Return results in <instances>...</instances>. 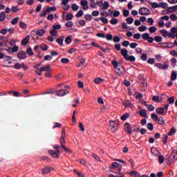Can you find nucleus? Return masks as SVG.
<instances>
[{
	"instance_id": "obj_1",
	"label": "nucleus",
	"mask_w": 177,
	"mask_h": 177,
	"mask_svg": "<svg viewBox=\"0 0 177 177\" xmlns=\"http://www.w3.org/2000/svg\"><path fill=\"white\" fill-rule=\"evenodd\" d=\"M112 66L115 68L116 74L120 77H124L125 75V68L121 65V62L117 60H113L111 62Z\"/></svg>"
},
{
	"instance_id": "obj_2",
	"label": "nucleus",
	"mask_w": 177,
	"mask_h": 177,
	"mask_svg": "<svg viewBox=\"0 0 177 177\" xmlns=\"http://www.w3.org/2000/svg\"><path fill=\"white\" fill-rule=\"evenodd\" d=\"M53 149L56 151L50 149L48 150V154H50L53 158H59V154L62 153L60 151V145H55L53 146Z\"/></svg>"
},
{
	"instance_id": "obj_3",
	"label": "nucleus",
	"mask_w": 177,
	"mask_h": 177,
	"mask_svg": "<svg viewBox=\"0 0 177 177\" xmlns=\"http://www.w3.org/2000/svg\"><path fill=\"white\" fill-rule=\"evenodd\" d=\"M120 53L122 56H123L124 59L127 60V62H135L136 58L133 55H128V50L123 48L120 50Z\"/></svg>"
},
{
	"instance_id": "obj_4",
	"label": "nucleus",
	"mask_w": 177,
	"mask_h": 177,
	"mask_svg": "<svg viewBox=\"0 0 177 177\" xmlns=\"http://www.w3.org/2000/svg\"><path fill=\"white\" fill-rule=\"evenodd\" d=\"M112 172L117 175H121V171H122V165H120L117 162H112L111 165Z\"/></svg>"
},
{
	"instance_id": "obj_5",
	"label": "nucleus",
	"mask_w": 177,
	"mask_h": 177,
	"mask_svg": "<svg viewBox=\"0 0 177 177\" xmlns=\"http://www.w3.org/2000/svg\"><path fill=\"white\" fill-rule=\"evenodd\" d=\"M151 118L153 120L156 122V124H158L159 125H164L165 124V120H164V118L159 117L157 114L155 113H153L151 115Z\"/></svg>"
},
{
	"instance_id": "obj_6",
	"label": "nucleus",
	"mask_w": 177,
	"mask_h": 177,
	"mask_svg": "<svg viewBox=\"0 0 177 177\" xmlns=\"http://www.w3.org/2000/svg\"><path fill=\"white\" fill-rule=\"evenodd\" d=\"M140 84H141V90L145 92L147 88V82H146V79H145V76L143 75H140L139 76Z\"/></svg>"
},
{
	"instance_id": "obj_7",
	"label": "nucleus",
	"mask_w": 177,
	"mask_h": 177,
	"mask_svg": "<svg viewBox=\"0 0 177 177\" xmlns=\"http://www.w3.org/2000/svg\"><path fill=\"white\" fill-rule=\"evenodd\" d=\"M156 67H158V68H160L161 70H167L169 66V62L168 60L165 61L164 62V64L161 63H156L155 64Z\"/></svg>"
},
{
	"instance_id": "obj_8",
	"label": "nucleus",
	"mask_w": 177,
	"mask_h": 177,
	"mask_svg": "<svg viewBox=\"0 0 177 177\" xmlns=\"http://www.w3.org/2000/svg\"><path fill=\"white\" fill-rule=\"evenodd\" d=\"M59 143L61 145V147L64 149V151H66V153H71V151L68 147H66L65 143H67V141H66L65 138H61L59 140Z\"/></svg>"
},
{
	"instance_id": "obj_9",
	"label": "nucleus",
	"mask_w": 177,
	"mask_h": 177,
	"mask_svg": "<svg viewBox=\"0 0 177 177\" xmlns=\"http://www.w3.org/2000/svg\"><path fill=\"white\" fill-rule=\"evenodd\" d=\"M150 14V10L147 9V8H141L139 10V15L141 16H147Z\"/></svg>"
},
{
	"instance_id": "obj_10",
	"label": "nucleus",
	"mask_w": 177,
	"mask_h": 177,
	"mask_svg": "<svg viewBox=\"0 0 177 177\" xmlns=\"http://www.w3.org/2000/svg\"><path fill=\"white\" fill-rule=\"evenodd\" d=\"M53 167H50V166H45L44 168L41 169L42 175H48L49 172H52L53 171Z\"/></svg>"
},
{
	"instance_id": "obj_11",
	"label": "nucleus",
	"mask_w": 177,
	"mask_h": 177,
	"mask_svg": "<svg viewBox=\"0 0 177 177\" xmlns=\"http://www.w3.org/2000/svg\"><path fill=\"white\" fill-rule=\"evenodd\" d=\"M17 56L19 60H24L25 59H27V53H26V51L24 50L19 51Z\"/></svg>"
},
{
	"instance_id": "obj_12",
	"label": "nucleus",
	"mask_w": 177,
	"mask_h": 177,
	"mask_svg": "<svg viewBox=\"0 0 177 177\" xmlns=\"http://www.w3.org/2000/svg\"><path fill=\"white\" fill-rule=\"evenodd\" d=\"M176 154H177V151L176 149H174L171 151V153L169 158V164H172V162H174V160H175L176 157Z\"/></svg>"
},
{
	"instance_id": "obj_13",
	"label": "nucleus",
	"mask_w": 177,
	"mask_h": 177,
	"mask_svg": "<svg viewBox=\"0 0 177 177\" xmlns=\"http://www.w3.org/2000/svg\"><path fill=\"white\" fill-rule=\"evenodd\" d=\"M124 129L129 135H132V127L129 123L127 122L124 124Z\"/></svg>"
},
{
	"instance_id": "obj_14",
	"label": "nucleus",
	"mask_w": 177,
	"mask_h": 177,
	"mask_svg": "<svg viewBox=\"0 0 177 177\" xmlns=\"http://www.w3.org/2000/svg\"><path fill=\"white\" fill-rule=\"evenodd\" d=\"M119 125L118 123H115L114 122H112L111 124V131L112 133H114L118 131Z\"/></svg>"
},
{
	"instance_id": "obj_15",
	"label": "nucleus",
	"mask_w": 177,
	"mask_h": 177,
	"mask_svg": "<svg viewBox=\"0 0 177 177\" xmlns=\"http://www.w3.org/2000/svg\"><path fill=\"white\" fill-rule=\"evenodd\" d=\"M67 93H70V92L69 91L66 92V91L63 89L56 91L57 96H59V97L65 96V95H67Z\"/></svg>"
},
{
	"instance_id": "obj_16",
	"label": "nucleus",
	"mask_w": 177,
	"mask_h": 177,
	"mask_svg": "<svg viewBox=\"0 0 177 177\" xmlns=\"http://www.w3.org/2000/svg\"><path fill=\"white\" fill-rule=\"evenodd\" d=\"M30 41V36H26L24 39H22L21 44L23 45V46H26L27 44H28V41Z\"/></svg>"
},
{
	"instance_id": "obj_17",
	"label": "nucleus",
	"mask_w": 177,
	"mask_h": 177,
	"mask_svg": "<svg viewBox=\"0 0 177 177\" xmlns=\"http://www.w3.org/2000/svg\"><path fill=\"white\" fill-rule=\"evenodd\" d=\"M52 68H48V69L46 71L45 77L47 78H52Z\"/></svg>"
},
{
	"instance_id": "obj_18",
	"label": "nucleus",
	"mask_w": 177,
	"mask_h": 177,
	"mask_svg": "<svg viewBox=\"0 0 177 177\" xmlns=\"http://www.w3.org/2000/svg\"><path fill=\"white\" fill-rule=\"evenodd\" d=\"M140 117H146V118H149V117L147 116V112L146 111V109L140 110Z\"/></svg>"
},
{
	"instance_id": "obj_19",
	"label": "nucleus",
	"mask_w": 177,
	"mask_h": 177,
	"mask_svg": "<svg viewBox=\"0 0 177 177\" xmlns=\"http://www.w3.org/2000/svg\"><path fill=\"white\" fill-rule=\"evenodd\" d=\"M149 5H151V8H153V9H157V8H160V4H158V3L157 2H151V1H149Z\"/></svg>"
},
{
	"instance_id": "obj_20",
	"label": "nucleus",
	"mask_w": 177,
	"mask_h": 177,
	"mask_svg": "<svg viewBox=\"0 0 177 177\" xmlns=\"http://www.w3.org/2000/svg\"><path fill=\"white\" fill-rule=\"evenodd\" d=\"M64 41V36H61L58 39H57L56 42L57 44H59L60 46L63 45V41Z\"/></svg>"
},
{
	"instance_id": "obj_21",
	"label": "nucleus",
	"mask_w": 177,
	"mask_h": 177,
	"mask_svg": "<svg viewBox=\"0 0 177 177\" xmlns=\"http://www.w3.org/2000/svg\"><path fill=\"white\" fill-rule=\"evenodd\" d=\"M72 38H73V36L71 35H69L68 37H67L66 39H65V43L66 45H70L72 42Z\"/></svg>"
},
{
	"instance_id": "obj_22",
	"label": "nucleus",
	"mask_w": 177,
	"mask_h": 177,
	"mask_svg": "<svg viewBox=\"0 0 177 177\" xmlns=\"http://www.w3.org/2000/svg\"><path fill=\"white\" fill-rule=\"evenodd\" d=\"M5 39H6L5 36H0V48H2V46H5Z\"/></svg>"
},
{
	"instance_id": "obj_23",
	"label": "nucleus",
	"mask_w": 177,
	"mask_h": 177,
	"mask_svg": "<svg viewBox=\"0 0 177 177\" xmlns=\"http://www.w3.org/2000/svg\"><path fill=\"white\" fill-rule=\"evenodd\" d=\"M162 175H164V172L160 171L157 174V175H156L154 173H151L150 174V177H162Z\"/></svg>"
},
{
	"instance_id": "obj_24",
	"label": "nucleus",
	"mask_w": 177,
	"mask_h": 177,
	"mask_svg": "<svg viewBox=\"0 0 177 177\" xmlns=\"http://www.w3.org/2000/svg\"><path fill=\"white\" fill-rule=\"evenodd\" d=\"M156 111L157 114L162 115V114H164V111H165V109L162 107H159V108L156 109Z\"/></svg>"
},
{
	"instance_id": "obj_25",
	"label": "nucleus",
	"mask_w": 177,
	"mask_h": 177,
	"mask_svg": "<svg viewBox=\"0 0 177 177\" xmlns=\"http://www.w3.org/2000/svg\"><path fill=\"white\" fill-rule=\"evenodd\" d=\"M151 152L152 153V154H153V156H158V154H160V151H158L157 148L156 147H152L151 149Z\"/></svg>"
},
{
	"instance_id": "obj_26",
	"label": "nucleus",
	"mask_w": 177,
	"mask_h": 177,
	"mask_svg": "<svg viewBox=\"0 0 177 177\" xmlns=\"http://www.w3.org/2000/svg\"><path fill=\"white\" fill-rule=\"evenodd\" d=\"M56 7H49L47 6V9L46 10V13H50V12H55Z\"/></svg>"
},
{
	"instance_id": "obj_27",
	"label": "nucleus",
	"mask_w": 177,
	"mask_h": 177,
	"mask_svg": "<svg viewBox=\"0 0 177 177\" xmlns=\"http://www.w3.org/2000/svg\"><path fill=\"white\" fill-rule=\"evenodd\" d=\"M169 12H170V13H174V12H176L177 10V5L169 7L167 8Z\"/></svg>"
},
{
	"instance_id": "obj_28",
	"label": "nucleus",
	"mask_w": 177,
	"mask_h": 177,
	"mask_svg": "<svg viewBox=\"0 0 177 177\" xmlns=\"http://www.w3.org/2000/svg\"><path fill=\"white\" fill-rule=\"evenodd\" d=\"M160 34H162V37H169V34H168V31H167V30L165 29H162L160 30Z\"/></svg>"
},
{
	"instance_id": "obj_29",
	"label": "nucleus",
	"mask_w": 177,
	"mask_h": 177,
	"mask_svg": "<svg viewBox=\"0 0 177 177\" xmlns=\"http://www.w3.org/2000/svg\"><path fill=\"white\" fill-rule=\"evenodd\" d=\"M5 19H6V12H1L0 14V21H4Z\"/></svg>"
},
{
	"instance_id": "obj_30",
	"label": "nucleus",
	"mask_w": 177,
	"mask_h": 177,
	"mask_svg": "<svg viewBox=\"0 0 177 177\" xmlns=\"http://www.w3.org/2000/svg\"><path fill=\"white\" fill-rule=\"evenodd\" d=\"M83 30L85 32V34H91V32H93V30H92L91 27H87V28L83 29Z\"/></svg>"
},
{
	"instance_id": "obj_31",
	"label": "nucleus",
	"mask_w": 177,
	"mask_h": 177,
	"mask_svg": "<svg viewBox=\"0 0 177 177\" xmlns=\"http://www.w3.org/2000/svg\"><path fill=\"white\" fill-rule=\"evenodd\" d=\"M176 78H177L176 71H172L171 76V81H176Z\"/></svg>"
},
{
	"instance_id": "obj_32",
	"label": "nucleus",
	"mask_w": 177,
	"mask_h": 177,
	"mask_svg": "<svg viewBox=\"0 0 177 177\" xmlns=\"http://www.w3.org/2000/svg\"><path fill=\"white\" fill-rule=\"evenodd\" d=\"M37 35H38L39 37H42V35H44V34H45V30L44 29H40L38 30L36 32Z\"/></svg>"
},
{
	"instance_id": "obj_33",
	"label": "nucleus",
	"mask_w": 177,
	"mask_h": 177,
	"mask_svg": "<svg viewBox=\"0 0 177 177\" xmlns=\"http://www.w3.org/2000/svg\"><path fill=\"white\" fill-rule=\"evenodd\" d=\"M26 53L29 56H34V52L32 51V48H31V47H29L28 48H27Z\"/></svg>"
},
{
	"instance_id": "obj_34",
	"label": "nucleus",
	"mask_w": 177,
	"mask_h": 177,
	"mask_svg": "<svg viewBox=\"0 0 177 177\" xmlns=\"http://www.w3.org/2000/svg\"><path fill=\"white\" fill-rule=\"evenodd\" d=\"M71 9L74 12H77V10H78V9H80V6H78V5H77L76 3H73L71 6Z\"/></svg>"
},
{
	"instance_id": "obj_35",
	"label": "nucleus",
	"mask_w": 177,
	"mask_h": 177,
	"mask_svg": "<svg viewBox=\"0 0 177 177\" xmlns=\"http://www.w3.org/2000/svg\"><path fill=\"white\" fill-rule=\"evenodd\" d=\"M159 164H162L164 163V161H165V158H164V156L160 155L158 156V160Z\"/></svg>"
},
{
	"instance_id": "obj_36",
	"label": "nucleus",
	"mask_w": 177,
	"mask_h": 177,
	"mask_svg": "<svg viewBox=\"0 0 177 177\" xmlns=\"http://www.w3.org/2000/svg\"><path fill=\"white\" fill-rule=\"evenodd\" d=\"M50 68V65H46L45 66L41 67L39 69H40V71L42 73V71L46 72V71H48Z\"/></svg>"
},
{
	"instance_id": "obj_37",
	"label": "nucleus",
	"mask_w": 177,
	"mask_h": 177,
	"mask_svg": "<svg viewBox=\"0 0 177 177\" xmlns=\"http://www.w3.org/2000/svg\"><path fill=\"white\" fill-rule=\"evenodd\" d=\"M157 31V28L156 26H150L149 27V32L151 34H154V32Z\"/></svg>"
},
{
	"instance_id": "obj_38",
	"label": "nucleus",
	"mask_w": 177,
	"mask_h": 177,
	"mask_svg": "<svg viewBox=\"0 0 177 177\" xmlns=\"http://www.w3.org/2000/svg\"><path fill=\"white\" fill-rule=\"evenodd\" d=\"M159 8H162V9H167V8H168V3H160L159 4Z\"/></svg>"
},
{
	"instance_id": "obj_39",
	"label": "nucleus",
	"mask_w": 177,
	"mask_h": 177,
	"mask_svg": "<svg viewBox=\"0 0 177 177\" xmlns=\"http://www.w3.org/2000/svg\"><path fill=\"white\" fill-rule=\"evenodd\" d=\"M147 30V26H141L138 28V30L140 32H143V31H146Z\"/></svg>"
},
{
	"instance_id": "obj_40",
	"label": "nucleus",
	"mask_w": 177,
	"mask_h": 177,
	"mask_svg": "<svg viewBox=\"0 0 177 177\" xmlns=\"http://www.w3.org/2000/svg\"><path fill=\"white\" fill-rule=\"evenodd\" d=\"M113 42H115V44H118V42L121 41V38H120V37L118 36H114L113 38Z\"/></svg>"
},
{
	"instance_id": "obj_41",
	"label": "nucleus",
	"mask_w": 177,
	"mask_h": 177,
	"mask_svg": "<svg viewBox=\"0 0 177 177\" xmlns=\"http://www.w3.org/2000/svg\"><path fill=\"white\" fill-rule=\"evenodd\" d=\"M40 48L43 51L48 50V46L45 44H40Z\"/></svg>"
},
{
	"instance_id": "obj_42",
	"label": "nucleus",
	"mask_w": 177,
	"mask_h": 177,
	"mask_svg": "<svg viewBox=\"0 0 177 177\" xmlns=\"http://www.w3.org/2000/svg\"><path fill=\"white\" fill-rule=\"evenodd\" d=\"M112 15L113 17H118L120 15V12L118 10H115V11H112Z\"/></svg>"
},
{
	"instance_id": "obj_43",
	"label": "nucleus",
	"mask_w": 177,
	"mask_h": 177,
	"mask_svg": "<svg viewBox=\"0 0 177 177\" xmlns=\"http://www.w3.org/2000/svg\"><path fill=\"white\" fill-rule=\"evenodd\" d=\"M94 82L95 84H100L102 82H103V79L100 78V77H97L94 80Z\"/></svg>"
},
{
	"instance_id": "obj_44",
	"label": "nucleus",
	"mask_w": 177,
	"mask_h": 177,
	"mask_svg": "<svg viewBox=\"0 0 177 177\" xmlns=\"http://www.w3.org/2000/svg\"><path fill=\"white\" fill-rule=\"evenodd\" d=\"M50 34L52 37H56V35H57V30L53 28V30L50 31Z\"/></svg>"
},
{
	"instance_id": "obj_45",
	"label": "nucleus",
	"mask_w": 177,
	"mask_h": 177,
	"mask_svg": "<svg viewBox=\"0 0 177 177\" xmlns=\"http://www.w3.org/2000/svg\"><path fill=\"white\" fill-rule=\"evenodd\" d=\"M154 39H155L156 42H162V37L156 36Z\"/></svg>"
},
{
	"instance_id": "obj_46",
	"label": "nucleus",
	"mask_w": 177,
	"mask_h": 177,
	"mask_svg": "<svg viewBox=\"0 0 177 177\" xmlns=\"http://www.w3.org/2000/svg\"><path fill=\"white\" fill-rule=\"evenodd\" d=\"M126 21H127V24H132V23H133V18H132V17H127L126 19Z\"/></svg>"
},
{
	"instance_id": "obj_47",
	"label": "nucleus",
	"mask_w": 177,
	"mask_h": 177,
	"mask_svg": "<svg viewBox=\"0 0 177 177\" xmlns=\"http://www.w3.org/2000/svg\"><path fill=\"white\" fill-rule=\"evenodd\" d=\"M84 11L82 10H79L76 14V17H82Z\"/></svg>"
},
{
	"instance_id": "obj_48",
	"label": "nucleus",
	"mask_w": 177,
	"mask_h": 177,
	"mask_svg": "<svg viewBox=\"0 0 177 177\" xmlns=\"http://www.w3.org/2000/svg\"><path fill=\"white\" fill-rule=\"evenodd\" d=\"M142 37L145 41H147L148 38L150 37V35L149 33H144L142 34Z\"/></svg>"
},
{
	"instance_id": "obj_49",
	"label": "nucleus",
	"mask_w": 177,
	"mask_h": 177,
	"mask_svg": "<svg viewBox=\"0 0 177 177\" xmlns=\"http://www.w3.org/2000/svg\"><path fill=\"white\" fill-rule=\"evenodd\" d=\"M129 174L131 176H135V177H138L139 176V173H138L136 171H132L129 173Z\"/></svg>"
},
{
	"instance_id": "obj_50",
	"label": "nucleus",
	"mask_w": 177,
	"mask_h": 177,
	"mask_svg": "<svg viewBox=\"0 0 177 177\" xmlns=\"http://www.w3.org/2000/svg\"><path fill=\"white\" fill-rule=\"evenodd\" d=\"M147 129H149V131H153L154 129V126L153 125V123H148Z\"/></svg>"
},
{
	"instance_id": "obj_51",
	"label": "nucleus",
	"mask_w": 177,
	"mask_h": 177,
	"mask_svg": "<svg viewBox=\"0 0 177 177\" xmlns=\"http://www.w3.org/2000/svg\"><path fill=\"white\" fill-rule=\"evenodd\" d=\"M168 102L169 104H174V103H175V98L174 97H170L168 98Z\"/></svg>"
},
{
	"instance_id": "obj_52",
	"label": "nucleus",
	"mask_w": 177,
	"mask_h": 177,
	"mask_svg": "<svg viewBox=\"0 0 177 177\" xmlns=\"http://www.w3.org/2000/svg\"><path fill=\"white\" fill-rule=\"evenodd\" d=\"M84 19H86L87 20V21H91V20H92V19H93V17H92V15H84Z\"/></svg>"
},
{
	"instance_id": "obj_53",
	"label": "nucleus",
	"mask_w": 177,
	"mask_h": 177,
	"mask_svg": "<svg viewBox=\"0 0 177 177\" xmlns=\"http://www.w3.org/2000/svg\"><path fill=\"white\" fill-rule=\"evenodd\" d=\"M11 10H12V12H14V13H16V12H19V6H13L11 8Z\"/></svg>"
},
{
	"instance_id": "obj_54",
	"label": "nucleus",
	"mask_w": 177,
	"mask_h": 177,
	"mask_svg": "<svg viewBox=\"0 0 177 177\" xmlns=\"http://www.w3.org/2000/svg\"><path fill=\"white\" fill-rule=\"evenodd\" d=\"M141 60H142L143 62H146V60H147V54L146 53L142 54Z\"/></svg>"
},
{
	"instance_id": "obj_55",
	"label": "nucleus",
	"mask_w": 177,
	"mask_h": 177,
	"mask_svg": "<svg viewBox=\"0 0 177 177\" xmlns=\"http://www.w3.org/2000/svg\"><path fill=\"white\" fill-rule=\"evenodd\" d=\"M90 6L93 9H95V8H96V3H95V0H91Z\"/></svg>"
},
{
	"instance_id": "obj_56",
	"label": "nucleus",
	"mask_w": 177,
	"mask_h": 177,
	"mask_svg": "<svg viewBox=\"0 0 177 177\" xmlns=\"http://www.w3.org/2000/svg\"><path fill=\"white\" fill-rule=\"evenodd\" d=\"M17 21H19V17H17L13 20H12L11 21V24L15 26V24H17Z\"/></svg>"
},
{
	"instance_id": "obj_57",
	"label": "nucleus",
	"mask_w": 177,
	"mask_h": 177,
	"mask_svg": "<svg viewBox=\"0 0 177 177\" xmlns=\"http://www.w3.org/2000/svg\"><path fill=\"white\" fill-rule=\"evenodd\" d=\"M70 62V59L68 58H62L61 59V63H63L64 64H66Z\"/></svg>"
},
{
	"instance_id": "obj_58",
	"label": "nucleus",
	"mask_w": 177,
	"mask_h": 177,
	"mask_svg": "<svg viewBox=\"0 0 177 177\" xmlns=\"http://www.w3.org/2000/svg\"><path fill=\"white\" fill-rule=\"evenodd\" d=\"M73 14L72 13H69V14H68L67 15H66V20H73Z\"/></svg>"
},
{
	"instance_id": "obj_59",
	"label": "nucleus",
	"mask_w": 177,
	"mask_h": 177,
	"mask_svg": "<svg viewBox=\"0 0 177 177\" xmlns=\"http://www.w3.org/2000/svg\"><path fill=\"white\" fill-rule=\"evenodd\" d=\"M128 117H129V114L128 113H125L124 115H122L121 117L122 121H125L128 118Z\"/></svg>"
},
{
	"instance_id": "obj_60",
	"label": "nucleus",
	"mask_w": 177,
	"mask_h": 177,
	"mask_svg": "<svg viewBox=\"0 0 177 177\" xmlns=\"http://www.w3.org/2000/svg\"><path fill=\"white\" fill-rule=\"evenodd\" d=\"M66 27H67L68 28H71V27H73V21H68L66 24H65Z\"/></svg>"
},
{
	"instance_id": "obj_61",
	"label": "nucleus",
	"mask_w": 177,
	"mask_h": 177,
	"mask_svg": "<svg viewBox=\"0 0 177 177\" xmlns=\"http://www.w3.org/2000/svg\"><path fill=\"white\" fill-rule=\"evenodd\" d=\"M170 19H171V20H172V21H176V19H177V16H176V15H175V14H171V15H170Z\"/></svg>"
},
{
	"instance_id": "obj_62",
	"label": "nucleus",
	"mask_w": 177,
	"mask_h": 177,
	"mask_svg": "<svg viewBox=\"0 0 177 177\" xmlns=\"http://www.w3.org/2000/svg\"><path fill=\"white\" fill-rule=\"evenodd\" d=\"M19 26L21 27V28H23V29H24V28H27V24H26L24 22H23V21H21L20 23H19Z\"/></svg>"
},
{
	"instance_id": "obj_63",
	"label": "nucleus",
	"mask_w": 177,
	"mask_h": 177,
	"mask_svg": "<svg viewBox=\"0 0 177 177\" xmlns=\"http://www.w3.org/2000/svg\"><path fill=\"white\" fill-rule=\"evenodd\" d=\"M53 59L52 56L47 55L44 56V61H50Z\"/></svg>"
},
{
	"instance_id": "obj_64",
	"label": "nucleus",
	"mask_w": 177,
	"mask_h": 177,
	"mask_svg": "<svg viewBox=\"0 0 177 177\" xmlns=\"http://www.w3.org/2000/svg\"><path fill=\"white\" fill-rule=\"evenodd\" d=\"M123 106H124V107H131V106H132V104L129 102H123Z\"/></svg>"
}]
</instances>
